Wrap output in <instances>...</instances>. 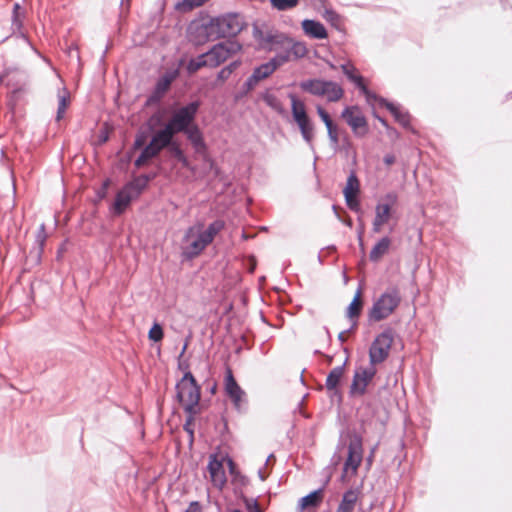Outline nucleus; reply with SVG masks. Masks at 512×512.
Wrapping results in <instances>:
<instances>
[{"instance_id":"6ab92c4d","label":"nucleus","mask_w":512,"mask_h":512,"mask_svg":"<svg viewBox=\"0 0 512 512\" xmlns=\"http://www.w3.org/2000/svg\"><path fill=\"white\" fill-rule=\"evenodd\" d=\"M207 469L210 473L211 481L215 486L221 488L226 482V476L222 460H219L216 454L210 455Z\"/></svg>"},{"instance_id":"e433bc0d","label":"nucleus","mask_w":512,"mask_h":512,"mask_svg":"<svg viewBox=\"0 0 512 512\" xmlns=\"http://www.w3.org/2000/svg\"><path fill=\"white\" fill-rule=\"evenodd\" d=\"M342 72L344 75L355 84V86H359L361 82L364 81L363 76L356 74V68L350 64H342L341 65Z\"/></svg>"},{"instance_id":"6e6552de","label":"nucleus","mask_w":512,"mask_h":512,"mask_svg":"<svg viewBox=\"0 0 512 512\" xmlns=\"http://www.w3.org/2000/svg\"><path fill=\"white\" fill-rule=\"evenodd\" d=\"M341 117L351 128L355 137L363 138L368 134L369 125L367 119L358 106L345 107L341 112Z\"/></svg>"},{"instance_id":"72a5a7b5","label":"nucleus","mask_w":512,"mask_h":512,"mask_svg":"<svg viewBox=\"0 0 512 512\" xmlns=\"http://www.w3.org/2000/svg\"><path fill=\"white\" fill-rule=\"evenodd\" d=\"M360 192V182L355 173L351 171L346 182V186L343 189L344 195H358Z\"/></svg>"},{"instance_id":"09e8293b","label":"nucleus","mask_w":512,"mask_h":512,"mask_svg":"<svg viewBox=\"0 0 512 512\" xmlns=\"http://www.w3.org/2000/svg\"><path fill=\"white\" fill-rule=\"evenodd\" d=\"M25 17V12H22V15H16L11 17L12 34H16V31H20L21 29H23Z\"/></svg>"},{"instance_id":"4468645a","label":"nucleus","mask_w":512,"mask_h":512,"mask_svg":"<svg viewBox=\"0 0 512 512\" xmlns=\"http://www.w3.org/2000/svg\"><path fill=\"white\" fill-rule=\"evenodd\" d=\"M387 203H378L375 207V218L373 220L372 231L379 233L381 227L388 222L391 213V205L397 201V194L389 192L384 196Z\"/></svg>"},{"instance_id":"4be33fe9","label":"nucleus","mask_w":512,"mask_h":512,"mask_svg":"<svg viewBox=\"0 0 512 512\" xmlns=\"http://www.w3.org/2000/svg\"><path fill=\"white\" fill-rule=\"evenodd\" d=\"M327 80L323 79H306L299 83L302 91L314 96H324L326 91Z\"/></svg>"},{"instance_id":"c756f323","label":"nucleus","mask_w":512,"mask_h":512,"mask_svg":"<svg viewBox=\"0 0 512 512\" xmlns=\"http://www.w3.org/2000/svg\"><path fill=\"white\" fill-rule=\"evenodd\" d=\"M15 76H20L21 78L26 77L23 71L16 68H6L2 73H0V82H6L7 86L15 87L14 90H16L17 86H19V82L14 80Z\"/></svg>"},{"instance_id":"f8f14e48","label":"nucleus","mask_w":512,"mask_h":512,"mask_svg":"<svg viewBox=\"0 0 512 512\" xmlns=\"http://www.w3.org/2000/svg\"><path fill=\"white\" fill-rule=\"evenodd\" d=\"M377 373L376 367L369 364L368 367H358L353 375L352 383L349 388V396H363L368 385L371 383Z\"/></svg>"},{"instance_id":"e2e57ef3","label":"nucleus","mask_w":512,"mask_h":512,"mask_svg":"<svg viewBox=\"0 0 512 512\" xmlns=\"http://www.w3.org/2000/svg\"><path fill=\"white\" fill-rule=\"evenodd\" d=\"M351 148H352V142L350 141V139L347 136H345L343 138L342 150H344L346 153H348Z\"/></svg>"},{"instance_id":"b1692460","label":"nucleus","mask_w":512,"mask_h":512,"mask_svg":"<svg viewBox=\"0 0 512 512\" xmlns=\"http://www.w3.org/2000/svg\"><path fill=\"white\" fill-rule=\"evenodd\" d=\"M225 228V221L222 219H216L212 223H210L207 229L201 233H199V237L203 243H206V246L212 243L215 236Z\"/></svg>"},{"instance_id":"ea45409f","label":"nucleus","mask_w":512,"mask_h":512,"mask_svg":"<svg viewBox=\"0 0 512 512\" xmlns=\"http://www.w3.org/2000/svg\"><path fill=\"white\" fill-rule=\"evenodd\" d=\"M289 52H287L286 49H283L282 52L276 53L274 57H272L268 63L273 68L274 71H276L280 66L290 61Z\"/></svg>"},{"instance_id":"cd10ccee","label":"nucleus","mask_w":512,"mask_h":512,"mask_svg":"<svg viewBox=\"0 0 512 512\" xmlns=\"http://www.w3.org/2000/svg\"><path fill=\"white\" fill-rule=\"evenodd\" d=\"M391 245V239L388 236L382 237L371 249L369 258L372 262H377L385 255Z\"/></svg>"},{"instance_id":"8fccbe9b","label":"nucleus","mask_w":512,"mask_h":512,"mask_svg":"<svg viewBox=\"0 0 512 512\" xmlns=\"http://www.w3.org/2000/svg\"><path fill=\"white\" fill-rule=\"evenodd\" d=\"M148 134L145 131H138L135 135V140L132 146L133 150H139L145 146Z\"/></svg>"},{"instance_id":"393cba45","label":"nucleus","mask_w":512,"mask_h":512,"mask_svg":"<svg viewBox=\"0 0 512 512\" xmlns=\"http://www.w3.org/2000/svg\"><path fill=\"white\" fill-rule=\"evenodd\" d=\"M348 361V358L345 359L344 363L340 366L334 367L327 375L325 386L329 391H334V393H337V387L341 381V378L344 373V368L346 366V363Z\"/></svg>"},{"instance_id":"052dcab7","label":"nucleus","mask_w":512,"mask_h":512,"mask_svg":"<svg viewBox=\"0 0 512 512\" xmlns=\"http://www.w3.org/2000/svg\"><path fill=\"white\" fill-rule=\"evenodd\" d=\"M375 117L382 124V126H384L386 128L387 131H392V132L396 133V129L391 127L384 118H382V117H380L379 115H376V114H375Z\"/></svg>"},{"instance_id":"680f3d73","label":"nucleus","mask_w":512,"mask_h":512,"mask_svg":"<svg viewBox=\"0 0 512 512\" xmlns=\"http://www.w3.org/2000/svg\"><path fill=\"white\" fill-rule=\"evenodd\" d=\"M109 184H110V180H109V179H107V180H105V181L103 182L101 190H100V191H98V197H99V198H104V197H105V195H106V190H107V188H108Z\"/></svg>"},{"instance_id":"aec40b11","label":"nucleus","mask_w":512,"mask_h":512,"mask_svg":"<svg viewBox=\"0 0 512 512\" xmlns=\"http://www.w3.org/2000/svg\"><path fill=\"white\" fill-rule=\"evenodd\" d=\"M163 136L162 128L153 132L150 142L145 145L141 151V154L149 161L161 153L163 150Z\"/></svg>"},{"instance_id":"79ce46f5","label":"nucleus","mask_w":512,"mask_h":512,"mask_svg":"<svg viewBox=\"0 0 512 512\" xmlns=\"http://www.w3.org/2000/svg\"><path fill=\"white\" fill-rule=\"evenodd\" d=\"M164 337V331L160 323L155 321L148 332L149 340L153 342H160Z\"/></svg>"},{"instance_id":"de8ad7c7","label":"nucleus","mask_w":512,"mask_h":512,"mask_svg":"<svg viewBox=\"0 0 512 512\" xmlns=\"http://www.w3.org/2000/svg\"><path fill=\"white\" fill-rule=\"evenodd\" d=\"M358 195H344L347 207L356 213H362Z\"/></svg>"},{"instance_id":"f704fd0d","label":"nucleus","mask_w":512,"mask_h":512,"mask_svg":"<svg viewBox=\"0 0 512 512\" xmlns=\"http://www.w3.org/2000/svg\"><path fill=\"white\" fill-rule=\"evenodd\" d=\"M203 67H208L204 53L198 55L196 58H191L186 65V70L189 75H192Z\"/></svg>"},{"instance_id":"473e14b6","label":"nucleus","mask_w":512,"mask_h":512,"mask_svg":"<svg viewBox=\"0 0 512 512\" xmlns=\"http://www.w3.org/2000/svg\"><path fill=\"white\" fill-rule=\"evenodd\" d=\"M326 93L324 96L327 97L329 102H336L340 100L344 95L343 88L336 82L327 80Z\"/></svg>"},{"instance_id":"c9c22d12","label":"nucleus","mask_w":512,"mask_h":512,"mask_svg":"<svg viewBox=\"0 0 512 512\" xmlns=\"http://www.w3.org/2000/svg\"><path fill=\"white\" fill-rule=\"evenodd\" d=\"M124 187L131 192L134 197H138L147 185L145 184V179L142 180L140 176H136L131 181L127 182Z\"/></svg>"},{"instance_id":"338daca9","label":"nucleus","mask_w":512,"mask_h":512,"mask_svg":"<svg viewBox=\"0 0 512 512\" xmlns=\"http://www.w3.org/2000/svg\"><path fill=\"white\" fill-rule=\"evenodd\" d=\"M155 177H156V174H155V173H151V174H142V175H140V178H141L142 180H144V179H145V184H146L147 186H148L149 182H150L151 180H153Z\"/></svg>"},{"instance_id":"4c0bfd02","label":"nucleus","mask_w":512,"mask_h":512,"mask_svg":"<svg viewBox=\"0 0 512 512\" xmlns=\"http://www.w3.org/2000/svg\"><path fill=\"white\" fill-rule=\"evenodd\" d=\"M59 103H58V109L56 114V120L60 121L63 118V115L65 113V110L69 104L70 99V93L66 88H63L62 94L58 95Z\"/></svg>"},{"instance_id":"37998d69","label":"nucleus","mask_w":512,"mask_h":512,"mask_svg":"<svg viewBox=\"0 0 512 512\" xmlns=\"http://www.w3.org/2000/svg\"><path fill=\"white\" fill-rule=\"evenodd\" d=\"M327 129L328 138L333 148L337 149L339 145L338 127L334 122L325 125Z\"/></svg>"},{"instance_id":"864d4df0","label":"nucleus","mask_w":512,"mask_h":512,"mask_svg":"<svg viewBox=\"0 0 512 512\" xmlns=\"http://www.w3.org/2000/svg\"><path fill=\"white\" fill-rule=\"evenodd\" d=\"M194 420H192L191 416H187L186 421L183 425L184 431L190 436V443L193 442L194 439V429L192 427Z\"/></svg>"},{"instance_id":"3c124183","label":"nucleus","mask_w":512,"mask_h":512,"mask_svg":"<svg viewBox=\"0 0 512 512\" xmlns=\"http://www.w3.org/2000/svg\"><path fill=\"white\" fill-rule=\"evenodd\" d=\"M324 19L337 27V23L340 21V15L333 9H326L323 14Z\"/></svg>"},{"instance_id":"603ef678","label":"nucleus","mask_w":512,"mask_h":512,"mask_svg":"<svg viewBox=\"0 0 512 512\" xmlns=\"http://www.w3.org/2000/svg\"><path fill=\"white\" fill-rule=\"evenodd\" d=\"M162 123V116L160 113H154L147 121V126L149 131L153 132L156 125H160Z\"/></svg>"},{"instance_id":"20e7f679","label":"nucleus","mask_w":512,"mask_h":512,"mask_svg":"<svg viewBox=\"0 0 512 512\" xmlns=\"http://www.w3.org/2000/svg\"><path fill=\"white\" fill-rule=\"evenodd\" d=\"M244 21L238 13H227L217 17L210 18V27L214 28L211 36L214 38L235 37L244 28Z\"/></svg>"},{"instance_id":"c85d7f7f","label":"nucleus","mask_w":512,"mask_h":512,"mask_svg":"<svg viewBox=\"0 0 512 512\" xmlns=\"http://www.w3.org/2000/svg\"><path fill=\"white\" fill-rule=\"evenodd\" d=\"M361 295H362L361 288H358L352 301L350 302V304L347 307L346 316L351 320H353L354 318H358L361 313V310L363 307Z\"/></svg>"},{"instance_id":"13d9d810","label":"nucleus","mask_w":512,"mask_h":512,"mask_svg":"<svg viewBox=\"0 0 512 512\" xmlns=\"http://www.w3.org/2000/svg\"><path fill=\"white\" fill-rule=\"evenodd\" d=\"M358 222H359V228L357 231V235H358V240H359L360 244H362L365 226H364V222L361 217H358Z\"/></svg>"},{"instance_id":"ddd939ff","label":"nucleus","mask_w":512,"mask_h":512,"mask_svg":"<svg viewBox=\"0 0 512 512\" xmlns=\"http://www.w3.org/2000/svg\"><path fill=\"white\" fill-rule=\"evenodd\" d=\"M241 49V45L237 42L224 43L220 42L205 52L208 67L215 68L225 62L232 54Z\"/></svg>"},{"instance_id":"dca6fc26","label":"nucleus","mask_w":512,"mask_h":512,"mask_svg":"<svg viewBox=\"0 0 512 512\" xmlns=\"http://www.w3.org/2000/svg\"><path fill=\"white\" fill-rule=\"evenodd\" d=\"M275 71L270 66V64L267 62L262 63L261 65L255 67L253 69L252 74L247 78L245 83L243 84V89L248 92L253 90L256 85L261 81L269 76H271Z\"/></svg>"},{"instance_id":"58836bf2","label":"nucleus","mask_w":512,"mask_h":512,"mask_svg":"<svg viewBox=\"0 0 512 512\" xmlns=\"http://www.w3.org/2000/svg\"><path fill=\"white\" fill-rule=\"evenodd\" d=\"M241 65L240 60H235L223 67L217 74L219 81H226L230 78L231 74Z\"/></svg>"},{"instance_id":"5fc2aeb1","label":"nucleus","mask_w":512,"mask_h":512,"mask_svg":"<svg viewBox=\"0 0 512 512\" xmlns=\"http://www.w3.org/2000/svg\"><path fill=\"white\" fill-rule=\"evenodd\" d=\"M244 501L248 512H261V509L256 499L246 498Z\"/></svg>"},{"instance_id":"a878e982","label":"nucleus","mask_w":512,"mask_h":512,"mask_svg":"<svg viewBox=\"0 0 512 512\" xmlns=\"http://www.w3.org/2000/svg\"><path fill=\"white\" fill-rule=\"evenodd\" d=\"M322 497L323 488L316 489L300 498L298 501V509L302 511L308 507H317L321 503Z\"/></svg>"},{"instance_id":"69168bd1","label":"nucleus","mask_w":512,"mask_h":512,"mask_svg":"<svg viewBox=\"0 0 512 512\" xmlns=\"http://www.w3.org/2000/svg\"><path fill=\"white\" fill-rule=\"evenodd\" d=\"M396 161V158L393 154H386L384 157H383V162L387 165V166H390L392 164H394Z\"/></svg>"},{"instance_id":"bf43d9fd","label":"nucleus","mask_w":512,"mask_h":512,"mask_svg":"<svg viewBox=\"0 0 512 512\" xmlns=\"http://www.w3.org/2000/svg\"><path fill=\"white\" fill-rule=\"evenodd\" d=\"M147 162H148V160L140 153V155L134 161V166L136 168H140L143 165H145Z\"/></svg>"},{"instance_id":"a211bd4d","label":"nucleus","mask_w":512,"mask_h":512,"mask_svg":"<svg viewBox=\"0 0 512 512\" xmlns=\"http://www.w3.org/2000/svg\"><path fill=\"white\" fill-rule=\"evenodd\" d=\"M47 237L46 226L44 223H41L35 235L34 246L29 252V256L33 259L36 265H39L42 261Z\"/></svg>"},{"instance_id":"774afa93","label":"nucleus","mask_w":512,"mask_h":512,"mask_svg":"<svg viewBox=\"0 0 512 512\" xmlns=\"http://www.w3.org/2000/svg\"><path fill=\"white\" fill-rule=\"evenodd\" d=\"M22 9H21V6L19 3H14L13 5V9H12V16H18V15H22Z\"/></svg>"},{"instance_id":"49530a36","label":"nucleus","mask_w":512,"mask_h":512,"mask_svg":"<svg viewBox=\"0 0 512 512\" xmlns=\"http://www.w3.org/2000/svg\"><path fill=\"white\" fill-rule=\"evenodd\" d=\"M195 0H181L175 4V9L179 12L186 13L197 8Z\"/></svg>"},{"instance_id":"39448f33","label":"nucleus","mask_w":512,"mask_h":512,"mask_svg":"<svg viewBox=\"0 0 512 512\" xmlns=\"http://www.w3.org/2000/svg\"><path fill=\"white\" fill-rule=\"evenodd\" d=\"M291 112L295 123L297 124L303 140L312 146L314 138V125L307 114L305 104L294 94L290 93Z\"/></svg>"},{"instance_id":"5701e85b","label":"nucleus","mask_w":512,"mask_h":512,"mask_svg":"<svg viewBox=\"0 0 512 512\" xmlns=\"http://www.w3.org/2000/svg\"><path fill=\"white\" fill-rule=\"evenodd\" d=\"M133 194L129 192L124 186L121 190H119L116 194L115 201L113 204V212L116 215L122 214L125 209L130 205Z\"/></svg>"},{"instance_id":"9b49d317","label":"nucleus","mask_w":512,"mask_h":512,"mask_svg":"<svg viewBox=\"0 0 512 512\" xmlns=\"http://www.w3.org/2000/svg\"><path fill=\"white\" fill-rule=\"evenodd\" d=\"M176 399L183 403L185 397L187 401L201 399V387L198 385L191 371H186L183 377L176 383Z\"/></svg>"},{"instance_id":"7ed1b4c3","label":"nucleus","mask_w":512,"mask_h":512,"mask_svg":"<svg viewBox=\"0 0 512 512\" xmlns=\"http://www.w3.org/2000/svg\"><path fill=\"white\" fill-rule=\"evenodd\" d=\"M252 34L258 49L268 52L284 48L289 42V37L286 34L268 26L262 27L254 24Z\"/></svg>"},{"instance_id":"2f4dec72","label":"nucleus","mask_w":512,"mask_h":512,"mask_svg":"<svg viewBox=\"0 0 512 512\" xmlns=\"http://www.w3.org/2000/svg\"><path fill=\"white\" fill-rule=\"evenodd\" d=\"M206 247V243H203V241H201V238L198 236L195 240H193L186 247H184L183 255L187 259H192L198 256Z\"/></svg>"},{"instance_id":"f03ea898","label":"nucleus","mask_w":512,"mask_h":512,"mask_svg":"<svg viewBox=\"0 0 512 512\" xmlns=\"http://www.w3.org/2000/svg\"><path fill=\"white\" fill-rule=\"evenodd\" d=\"M402 300L400 290L390 286L376 299L368 312L370 321L380 322L388 318L400 305Z\"/></svg>"},{"instance_id":"f3484780","label":"nucleus","mask_w":512,"mask_h":512,"mask_svg":"<svg viewBox=\"0 0 512 512\" xmlns=\"http://www.w3.org/2000/svg\"><path fill=\"white\" fill-rule=\"evenodd\" d=\"M380 106L385 107L393 115L395 121H397L403 128L411 131L412 133H416L410 124L411 116L407 111H401L399 106L388 101L386 98L380 99Z\"/></svg>"},{"instance_id":"423d86ee","label":"nucleus","mask_w":512,"mask_h":512,"mask_svg":"<svg viewBox=\"0 0 512 512\" xmlns=\"http://www.w3.org/2000/svg\"><path fill=\"white\" fill-rule=\"evenodd\" d=\"M393 340L392 328H387L376 336L369 349L370 365L375 367L376 364H380L388 358Z\"/></svg>"},{"instance_id":"9d476101","label":"nucleus","mask_w":512,"mask_h":512,"mask_svg":"<svg viewBox=\"0 0 512 512\" xmlns=\"http://www.w3.org/2000/svg\"><path fill=\"white\" fill-rule=\"evenodd\" d=\"M179 75V68L166 70L165 73L157 79L151 94L146 99L145 106L158 104Z\"/></svg>"},{"instance_id":"1a4fd4ad","label":"nucleus","mask_w":512,"mask_h":512,"mask_svg":"<svg viewBox=\"0 0 512 512\" xmlns=\"http://www.w3.org/2000/svg\"><path fill=\"white\" fill-rule=\"evenodd\" d=\"M363 459V438L358 433L350 435L348 444L347 458L343 466L342 478L351 469L352 473H356Z\"/></svg>"},{"instance_id":"7c9ffc66","label":"nucleus","mask_w":512,"mask_h":512,"mask_svg":"<svg viewBox=\"0 0 512 512\" xmlns=\"http://www.w3.org/2000/svg\"><path fill=\"white\" fill-rule=\"evenodd\" d=\"M283 49H286L289 52L290 58L293 57L294 59L303 58L307 54V47L303 42H293L290 38Z\"/></svg>"},{"instance_id":"f257e3e1","label":"nucleus","mask_w":512,"mask_h":512,"mask_svg":"<svg viewBox=\"0 0 512 512\" xmlns=\"http://www.w3.org/2000/svg\"><path fill=\"white\" fill-rule=\"evenodd\" d=\"M201 102L191 101L173 111L169 120L162 127L163 149H167L171 157L176 159L184 168L190 167V161L180 144L174 139L175 135L183 133L191 143L195 153L205 155L207 145L203 133L195 123Z\"/></svg>"},{"instance_id":"bb28decb","label":"nucleus","mask_w":512,"mask_h":512,"mask_svg":"<svg viewBox=\"0 0 512 512\" xmlns=\"http://www.w3.org/2000/svg\"><path fill=\"white\" fill-rule=\"evenodd\" d=\"M358 500V491L348 489L344 492L341 502L337 508V512H352Z\"/></svg>"},{"instance_id":"a18cd8bd","label":"nucleus","mask_w":512,"mask_h":512,"mask_svg":"<svg viewBox=\"0 0 512 512\" xmlns=\"http://www.w3.org/2000/svg\"><path fill=\"white\" fill-rule=\"evenodd\" d=\"M200 400H190L186 401L184 405V411L187 413V416H191L192 420H194L195 416L200 413L199 407Z\"/></svg>"},{"instance_id":"c03bdc74","label":"nucleus","mask_w":512,"mask_h":512,"mask_svg":"<svg viewBox=\"0 0 512 512\" xmlns=\"http://www.w3.org/2000/svg\"><path fill=\"white\" fill-rule=\"evenodd\" d=\"M357 88L365 96L367 103L371 104L372 101H377L378 104L380 105V99L382 97L378 96L376 93L369 90L368 87L365 85L364 81L361 82V84L357 86Z\"/></svg>"},{"instance_id":"0e129e2a","label":"nucleus","mask_w":512,"mask_h":512,"mask_svg":"<svg viewBox=\"0 0 512 512\" xmlns=\"http://www.w3.org/2000/svg\"><path fill=\"white\" fill-rule=\"evenodd\" d=\"M13 35L16 36L17 38H20V39L24 40L27 44L31 45L29 37L23 31V29H21L20 31H16V34H13Z\"/></svg>"},{"instance_id":"6e6d98bb","label":"nucleus","mask_w":512,"mask_h":512,"mask_svg":"<svg viewBox=\"0 0 512 512\" xmlns=\"http://www.w3.org/2000/svg\"><path fill=\"white\" fill-rule=\"evenodd\" d=\"M317 114L319 115L320 119L323 121V123L325 125L330 124L331 122H333V120H332L331 116L329 115V113L324 108H322L321 106L317 107Z\"/></svg>"},{"instance_id":"412c9836","label":"nucleus","mask_w":512,"mask_h":512,"mask_svg":"<svg viewBox=\"0 0 512 512\" xmlns=\"http://www.w3.org/2000/svg\"><path fill=\"white\" fill-rule=\"evenodd\" d=\"M301 27L305 35L312 39L322 40L328 37V32L320 21L304 19L301 22Z\"/></svg>"},{"instance_id":"4d7b16f0","label":"nucleus","mask_w":512,"mask_h":512,"mask_svg":"<svg viewBox=\"0 0 512 512\" xmlns=\"http://www.w3.org/2000/svg\"><path fill=\"white\" fill-rule=\"evenodd\" d=\"M184 512H201V504L198 501L190 502L189 506Z\"/></svg>"},{"instance_id":"a19ab883","label":"nucleus","mask_w":512,"mask_h":512,"mask_svg":"<svg viewBox=\"0 0 512 512\" xmlns=\"http://www.w3.org/2000/svg\"><path fill=\"white\" fill-rule=\"evenodd\" d=\"M270 3L278 11H287L295 8L299 4V0H270Z\"/></svg>"},{"instance_id":"0eeeda50","label":"nucleus","mask_w":512,"mask_h":512,"mask_svg":"<svg viewBox=\"0 0 512 512\" xmlns=\"http://www.w3.org/2000/svg\"><path fill=\"white\" fill-rule=\"evenodd\" d=\"M224 389L235 410L238 412L246 411L248 403L246 393L237 383L233 372L229 367H227L225 371Z\"/></svg>"},{"instance_id":"2eb2a0df","label":"nucleus","mask_w":512,"mask_h":512,"mask_svg":"<svg viewBox=\"0 0 512 512\" xmlns=\"http://www.w3.org/2000/svg\"><path fill=\"white\" fill-rule=\"evenodd\" d=\"M214 33V28L210 27V19L201 24H195L189 27V40L196 44L201 45L208 41H214L216 38L211 36Z\"/></svg>"}]
</instances>
